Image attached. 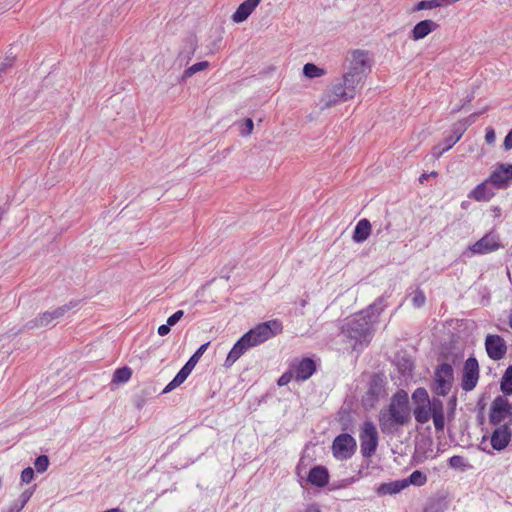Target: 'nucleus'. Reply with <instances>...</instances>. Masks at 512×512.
<instances>
[{"label":"nucleus","mask_w":512,"mask_h":512,"mask_svg":"<svg viewBox=\"0 0 512 512\" xmlns=\"http://www.w3.org/2000/svg\"><path fill=\"white\" fill-rule=\"evenodd\" d=\"M405 487L410 485L421 487L427 482V475L421 470L413 471L407 478L403 479Z\"/></svg>","instance_id":"obj_36"},{"label":"nucleus","mask_w":512,"mask_h":512,"mask_svg":"<svg viewBox=\"0 0 512 512\" xmlns=\"http://www.w3.org/2000/svg\"><path fill=\"white\" fill-rule=\"evenodd\" d=\"M186 49L181 51L178 55L180 60L186 59L187 61L191 60L196 49H197V40L196 37H189L185 40Z\"/></svg>","instance_id":"obj_39"},{"label":"nucleus","mask_w":512,"mask_h":512,"mask_svg":"<svg viewBox=\"0 0 512 512\" xmlns=\"http://www.w3.org/2000/svg\"><path fill=\"white\" fill-rule=\"evenodd\" d=\"M488 178L478 184L469 194L468 197L470 199H473L475 201L481 202V201H489L492 199L495 195V193L488 188Z\"/></svg>","instance_id":"obj_26"},{"label":"nucleus","mask_w":512,"mask_h":512,"mask_svg":"<svg viewBox=\"0 0 512 512\" xmlns=\"http://www.w3.org/2000/svg\"><path fill=\"white\" fill-rule=\"evenodd\" d=\"M183 316H184V311L177 310L175 313H173L171 316L168 317V319H167L168 325L171 327L176 325L181 320V318Z\"/></svg>","instance_id":"obj_56"},{"label":"nucleus","mask_w":512,"mask_h":512,"mask_svg":"<svg viewBox=\"0 0 512 512\" xmlns=\"http://www.w3.org/2000/svg\"><path fill=\"white\" fill-rule=\"evenodd\" d=\"M303 512H322V510L318 503L313 502L307 504Z\"/></svg>","instance_id":"obj_60"},{"label":"nucleus","mask_w":512,"mask_h":512,"mask_svg":"<svg viewBox=\"0 0 512 512\" xmlns=\"http://www.w3.org/2000/svg\"><path fill=\"white\" fill-rule=\"evenodd\" d=\"M406 489L403 479L381 483L376 488L378 496L394 495Z\"/></svg>","instance_id":"obj_27"},{"label":"nucleus","mask_w":512,"mask_h":512,"mask_svg":"<svg viewBox=\"0 0 512 512\" xmlns=\"http://www.w3.org/2000/svg\"><path fill=\"white\" fill-rule=\"evenodd\" d=\"M512 438V430L510 423H503L502 425L496 426L490 436V443L493 450L503 451L505 450Z\"/></svg>","instance_id":"obj_17"},{"label":"nucleus","mask_w":512,"mask_h":512,"mask_svg":"<svg viewBox=\"0 0 512 512\" xmlns=\"http://www.w3.org/2000/svg\"><path fill=\"white\" fill-rule=\"evenodd\" d=\"M440 356L445 360H449L450 353H441ZM459 360L458 354H452L451 363L444 361L436 366L430 387L435 395L444 397L449 394L454 382L453 365H456Z\"/></svg>","instance_id":"obj_3"},{"label":"nucleus","mask_w":512,"mask_h":512,"mask_svg":"<svg viewBox=\"0 0 512 512\" xmlns=\"http://www.w3.org/2000/svg\"><path fill=\"white\" fill-rule=\"evenodd\" d=\"M353 98V94L349 93L343 83L339 82L332 85V87L323 95L321 102L324 108H329L339 101H348Z\"/></svg>","instance_id":"obj_16"},{"label":"nucleus","mask_w":512,"mask_h":512,"mask_svg":"<svg viewBox=\"0 0 512 512\" xmlns=\"http://www.w3.org/2000/svg\"><path fill=\"white\" fill-rule=\"evenodd\" d=\"M431 418L433 419L435 430L437 432H442L445 427V413L432 415Z\"/></svg>","instance_id":"obj_53"},{"label":"nucleus","mask_w":512,"mask_h":512,"mask_svg":"<svg viewBox=\"0 0 512 512\" xmlns=\"http://www.w3.org/2000/svg\"><path fill=\"white\" fill-rule=\"evenodd\" d=\"M495 139H496L495 130L491 126L487 127L486 131H485V141H486V143L489 144V145L494 144Z\"/></svg>","instance_id":"obj_57"},{"label":"nucleus","mask_w":512,"mask_h":512,"mask_svg":"<svg viewBox=\"0 0 512 512\" xmlns=\"http://www.w3.org/2000/svg\"><path fill=\"white\" fill-rule=\"evenodd\" d=\"M500 248V244L497 242L494 236L486 234L472 246L470 250L475 254H486L489 252L496 251Z\"/></svg>","instance_id":"obj_21"},{"label":"nucleus","mask_w":512,"mask_h":512,"mask_svg":"<svg viewBox=\"0 0 512 512\" xmlns=\"http://www.w3.org/2000/svg\"><path fill=\"white\" fill-rule=\"evenodd\" d=\"M35 477L34 469L31 467H26L21 472V483L28 484L30 483Z\"/></svg>","instance_id":"obj_55"},{"label":"nucleus","mask_w":512,"mask_h":512,"mask_svg":"<svg viewBox=\"0 0 512 512\" xmlns=\"http://www.w3.org/2000/svg\"><path fill=\"white\" fill-rule=\"evenodd\" d=\"M428 458V455H427V451H424L423 453L419 454V453H415L413 456H412V460L413 462L417 463V464H420V463H423L426 459Z\"/></svg>","instance_id":"obj_59"},{"label":"nucleus","mask_w":512,"mask_h":512,"mask_svg":"<svg viewBox=\"0 0 512 512\" xmlns=\"http://www.w3.org/2000/svg\"><path fill=\"white\" fill-rule=\"evenodd\" d=\"M463 132L461 128H458L455 124L452 125L451 134L444 138L442 144L443 148H441L440 152H437V155H442L444 152L451 149L463 136Z\"/></svg>","instance_id":"obj_32"},{"label":"nucleus","mask_w":512,"mask_h":512,"mask_svg":"<svg viewBox=\"0 0 512 512\" xmlns=\"http://www.w3.org/2000/svg\"><path fill=\"white\" fill-rule=\"evenodd\" d=\"M371 231L372 227L370 221L363 218L357 222L352 234V240L358 244L363 243L369 238Z\"/></svg>","instance_id":"obj_24"},{"label":"nucleus","mask_w":512,"mask_h":512,"mask_svg":"<svg viewBox=\"0 0 512 512\" xmlns=\"http://www.w3.org/2000/svg\"><path fill=\"white\" fill-rule=\"evenodd\" d=\"M449 467L453 469H461L463 470L467 464L465 463V458L460 455H454L448 459Z\"/></svg>","instance_id":"obj_48"},{"label":"nucleus","mask_w":512,"mask_h":512,"mask_svg":"<svg viewBox=\"0 0 512 512\" xmlns=\"http://www.w3.org/2000/svg\"><path fill=\"white\" fill-rule=\"evenodd\" d=\"M447 508L445 496H434L428 498L423 512H443Z\"/></svg>","instance_id":"obj_33"},{"label":"nucleus","mask_w":512,"mask_h":512,"mask_svg":"<svg viewBox=\"0 0 512 512\" xmlns=\"http://www.w3.org/2000/svg\"><path fill=\"white\" fill-rule=\"evenodd\" d=\"M478 117H479V113H472L468 117L463 118L454 124L458 128H461L462 132L465 133L467 128L476 122Z\"/></svg>","instance_id":"obj_47"},{"label":"nucleus","mask_w":512,"mask_h":512,"mask_svg":"<svg viewBox=\"0 0 512 512\" xmlns=\"http://www.w3.org/2000/svg\"><path fill=\"white\" fill-rule=\"evenodd\" d=\"M261 0H244L232 14L231 19L235 23L244 22L260 4Z\"/></svg>","instance_id":"obj_22"},{"label":"nucleus","mask_w":512,"mask_h":512,"mask_svg":"<svg viewBox=\"0 0 512 512\" xmlns=\"http://www.w3.org/2000/svg\"><path fill=\"white\" fill-rule=\"evenodd\" d=\"M303 75L308 79H314L325 75V69L317 66L314 63H306L302 69Z\"/></svg>","instance_id":"obj_40"},{"label":"nucleus","mask_w":512,"mask_h":512,"mask_svg":"<svg viewBox=\"0 0 512 512\" xmlns=\"http://www.w3.org/2000/svg\"><path fill=\"white\" fill-rule=\"evenodd\" d=\"M40 321H42V320H41L40 315H38L35 319L29 320L28 322H26L25 325H24V328L27 329V330H31V329H34L36 327H41L40 326Z\"/></svg>","instance_id":"obj_58"},{"label":"nucleus","mask_w":512,"mask_h":512,"mask_svg":"<svg viewBox=\"0 0 512 512\" xmlns=\"http://www.w3.org/2000/svg\"><path fill=\"white\" fill-rule=\"evenodd\" d=\"M445 0H421L413 8V11L434 9L440 7Z\"/></svg>","instance_id":"obj_44"},{"label":"nucleus","mask_w":512,"mask_h":512,"mask_svg":"<svg viewBox=\"0 0 512 512\" xmlns=\"http://www.w3.org/2000/svg\"><path fill=\"white\" fill-rule=\"evenodd\" d=\"M457 406V396L456 394L452 395L447 403V418L450 421L454 418L455 411Z\"/></svg>","instance_id":"obj_51"},{"label":"nucleus","mask_w":512,"mask_h":512,"mask_svg":"<svg viewBox=\"0 0 512 512\" xmlns=\"http://www.w3.org/2000/svg\"><path fill=\"white\" fill-rule=\"evenodd\" d=\"M170 330H171V326H169V325H168V323H166V324H162V325H160V326L158 327L157 332H158V334H159L160 336H166V335H168V334H169Z\"/></svg>","instance_id":"obj_62"},{"label":"nucleus","mask_w":512,"mask_h":512,"mask_svg":"<svg viewBox=\"0 0 512 512\" xmlns=\"http://www.w3.org/2000/svg\"><path fill=\"white\" fill-rule=\"evenodd\" d=\"M360 448L364 458H371L378 447L379 435L375 424L372 421H364L360 429Z\"/></svg>","instance_id":"obj_7"},{"label":"nucleus","mask_w":512,"mask_h":512,"mask_svg":"<svg viewBox=\"0 0 512 512\" xmlns=\"http://www.w3.org/2000/svg\"><path fill=\"white\" fill-rule=\"evenodd\" d=\"M411 398L415 407H426L430 399L428 391L424 387L416 388L413 391Z\"/></svg>","instance_id":"obj_37"},{"label":"nucleus","mask_w":512,"mask_h":512,"mask_svg":"<svg viewBox=\"0 0 512 512\" xmlns=\"http://www.w3.org/2000/svg\"><path fill=\"white\" fill-rule=\"evenodd\" d=\"M485 398H486V393H483L481 395V397L477 401V416H476V420H477V424L479 426H483L485 424V421H486L485 414H484L485 407H486Z\"/></svg>","instance_id":"obj_45"},{"label":"nucleus","mask_w":512,"mask_h":512,"mask_svg":"<svg viewBox=\"0 0 512 512\" xmlns=\"http://www.w3.org/2000/svg\"><path fill=\"white\" fill-rule=\"evenodd\" d=\"M208 67H209V62L208 61L197 62V63L193 64L192 66H190V67H188V68H186L184 70V72L182 74V79L185 80L187 78H190L195 73L203 71V70H205Z\"/></svg>","instance_id":"obj_42"},{"label":"nucleus","mask_w":512,"mask_h":512,"mask_svg":"<svg viewBox=\"0 0 512 512\" xmlns=\"http://www.w3.org/2000/svg\"><path fill=\"white\" fill-rule=\"evenodd\" d=\"M35 489H36V484H34L31 488H28L25 491H23L21 493V495L19 496V498L17 500H15L9 506V508L3 512H20L25 507V505L30 500V498L32 497Z\"/></svg>","instance_id":"obj_30"},{"label":"nucleus","mask_w":512,"mask_h":512,"mask_svg":"<svg viewBox=\"0 0 512 512\" xmlns=\"http://www.w3.org/2000/svg\"><path fill=\"white\" fill-rule=\"evenodd\" d=\"M503 148L505 151H509L512 149V134L509 132L507 133V135L504 138Z\"/></svg>","instance_id":"obj_61"},{"label":"nucleus","mask_w":512,"mask_h":512,"mask_svg":"<svg viewBox=\"0 0 512 512\" xmlns=\"http://www.w3.org/2000/svg\"><path fill=\"white\" fill-rule=\"evenodd\" d=\"M440 25L431 19H424L417 22L409 33V39L419 41L424 39L430 33L434 32Z\"/></svg>","instance_id":"obj_19"},{"label":"nucleus","mask_w":512,"mask_h":512,"mask_svg":"<svg viewBox=\"0 0 512 512\" xmlns=\"http://www.w3.org/2000/svg\"><path fill=\"white\" fill-rule=\"evenodd\" d=\"M250 349L246 339L241 336L229 351L223 366L230 368L246 351Z\"/></svg>","instance_id":"obj_23"},{"label":"nucleus","mask_w":512,"mask_h":512,"mask_svg":"<svg viewBox=\"0 0 512 512\" xmlns=\"http://www.w3.org/2000/svg\"><path fill=\"white\" fill-rule=\"evenodd\" d=\"M425 302H426V296H425L424 292L421 289L417 288L412 297L413 306L416 308H420V307L424 306Z\"/></svg>","instance_id":"obj_49"},{"label":"nucleus","mask_w":512,"mask_h":512,"mask_svg":"<svg viewBox=\"0 0 512 512\" xmlns=\"http://www.w3.org/2000/svg\"><path fill=\"white\" fill-rule=\"evenodd\" d=\"M374 320L365 315L364 312L353 314L347 319L342 327V333L350 339L355 340L353 348L356 349L357 344L368 345L372 339V326Z\"/></svg>","instance_id":"obj_2"},{"label":"nucleus","mask_w":512,"mask_h":512,"mask_svg":"<svg viewBox=\"0 0 512 512\" xmlns=\"http://www.w3.org/2000/svg\"><path fill=\"white\" fill-rule=\"evenodd\" d=\"M50 461L47 455H39L34 460V466L38 473H44L49 467Z\"/></svg>","instance_id":"obj_46"},{"label":"nucleus","mask_w":512,"mask_h":512,"mask_svg":"<svg viewBox=\"0 0 512 512\" xmlns=\"http://www.w3.org/2000/svg\"><path fill=\"white\" fill-rule=\"evenodd\" d=\"M132 376V369L128 366L117 368L112 377V383L123 384L130 380Z\"/></svg>","instance_id":"obj_38"},{"label":"nucleus","mask_w":512,"mask_h":512,"mask_svg":"<svg viewBox=\"0 0 512 512\" xmlns=\"http://www.w3.org/2000/svg\"><path fill=\"white\" fill-rule=\"evenodd\" d=\"M479 363L474 355L469 356L464 362L461 376V387L464 391H472L479 380Z\"/></svg>","instance_id":"obj_9"},{"label":"nucleus","mask_w":512,"mask_h":512,"mask_svg":"<svg viewBox=\"0 0 512 512\" xmlns=\"http://www.w3.org/2000/svg\"><path fill=\"white\" fill-rule=\"evenodd\" d=\"M396 366L402 376H411L415 367L414 361L407 353L396 356Z\"/></svg>","instance_id":"obj_29"},{"label":"nucleus","mask_w":512,"mask_h":512,"mask_svg":"<svg viewBox=\"0 0 512 512\" xmlns=\"http://www.w3.org/2000/svg\"><path fill=\"white\" fill-rule=\"evenodd\" d=\"M378 420L382 433L386 435H393L400 427L408 425L411 422L408 393L403 389L397 390L389 405L380 410Z\"/></svg>","instance_id":"obj_1"},{"label":"nucleus","mask_w":512,"mask_h":512,"mask_svg":"<svg viewBox=\"0 0 512 512\" xmlns=\"http://www.w3.org/2000/svg\"><path fill=\"white\" fill-rule=\"evenodd\" d=\"M209 345L210 341L200 345L184 365L192 371L205 351L208 349Z\"/></svg>","instance_id":"obj_41"},{"label":"nucleus","mask_w":512,"mask_h":512,"mask_svg":"<svg viewBox=\"0 0 512 512\" xmlns=\"http://www.w3.org/2000/svg\"><path fill=\"white\" fill-rule=\"evenodd\" d=\"M361 476H362V470H359L357 476H352V477H349V478H345V479H343L341 481H337V482L331 483L329 485V487H328V490L329 491H334V490H337V489L345 488V487L353 484L354 482H356Z\"/></svg>","instance_id":"obj_43"},{"label":"nucleus","mask_w":512,"mask_h":512,"mask_svg":"<svg viewBox=\"0 0 512 512\" xmlns=\"http://www.w3.org/2000/svg\"><path fill=\"white\" fill-rule=\"evenodd\" d=\"M337 420L341 426L342 433H353L355 430V421L351 414L350 407H341L337 413Z\"/></svg>","instance_id":"obj_25"},{"label":"nucleus","mask_w":512,"mask_h":512,"mask_svg":"<svg viewBox=\"0 0 512 512\" xmlns=\"http://www.w3.org/2000/svg\"><path fill=\"white\" fill-rule=\"evenodd\" d=\"M412 412L418 424H425L432 415L444 414V405L438 397H433L426 407H414Z\"/></svg>","instance_id":"obj_12"},{"label":"nucleus","mask_w":512,"mask_h":512,"mask_svg":"<svg viewBox=\"0 0 512 512\" xmlns=\"http://www.w3.org/2000/svg\"><path fill=\"white\" fill-rule=\"evenodd\" d=\"M254 129V122L251 118H245L241 123L240 134L244 137L249 136Z\"/></svg>","instance_id":"obj_50"},{"label":"nucleus","mask_w":512,"mask_h":512,"mask_svg":"<svg viewBox=\"0 0 512 512\" xmlns=\"http://www.w3.org/2000/svg\"><path fill=\"white\" fill-rule=\"evenodd\" d=\"M509 401L507 396L498 395L491 403L489 410V422L491 425H502L503 421L508 418Z\"/></svg>","instance_id":"obj_13"},{"label":"nucleus","mask_w":512,"mask_h":512,"mask_svg":"<svg viewBox=\"0 0 512 512\" xmlns=\"http://www.w3.org/2000/svg\"><path fill=\"white\" fill-rule=\"evenodd\" d=\"M487 355L494 361L503 359L507 353L506 341L497 334H488L485 338Z\"/></svg>","instance_id":"obj_14"},{"label":"nucleus","mask_w":512,"mask_h":512,"mask_svg":"<svg viewBox=\"0 0 512 512\" xmlns=\"http://www.w3.org/2000/svg\"><path fill=\"white\" fill-rule=\"evenodd\" d=\"M384 301L385 298L383 296L378 297L372 304H370L366 309L362 310L365 315H369L371 320L376 321V318L380 315V313L384 309Z\"/></svg>","instance_id":"obj_34"},{"label":"nucleus","mask_w":512,"mask_h":512,"mask_svg":"<svg viewBox=\"0 0 512 512\" xmlns=\"http://www.w3.org/2000/svg\"><path fill=\"white\" fill-rule=\"evenodd\" d=\"M283 330L282 322L278 319L268 320L259 323L242 336L246 339L250 348L258 346L265 341L280 334Z\"/></svg>","instance_id":"obj_5"},{"label":"nucleus","mask_w":512,"mask_h":512,"mask_svg":"<svg viewBox=\"0 0 512 512\" xmlns=\"http://www.w3.org/2000/svg\"><path fill=\"white\" fill-rule=\"evenodd\" d=\"M293 377H294V372H293L291 366L289 365V369L278 378L277 385L280 387L285 386L291 381V379Z\"/></svg>","instance_id":"obj_52"},{"label":"nucleus","mask_w":512,"mask_h":512,"mask_svg":"<svg viewBox=\"0 0 512 512\" xmlns=\"http://www.w3.org/2000/svg\"><path fill=\"white\" fill-rule=\"evenodd\" d=\"M387 379L383 372H375L370 375L367 390L362 395L361 405L365 410H371L377 402L386 396Z\"/></svg>","instance_id":"obj_6"},{"label":"nucleus","mask_w":512,"mask_h":512,"mask_svg":"<svg viewBox=\"0 0 512 512\" xmlns=\"http://www.w3.org/2000/svg\"><path fill=\"white\" fill-rule=\"evenodd\" d=\"M78 304H79L78 300H72L69 303L62 305L53 311H46V312L40 313L39 315L42 320V321H40V326L41 327L48 326L53 320L63 317L66 312L75 308Z\"/></svg>","instance_id":"obj_20"},{"label":"nucleus","mask_w":512,"mask_h":512,"mask_svg":"<svg viewBox=\"0 0 512 512\" xmlns=\"http://www.w3.org/2000/svg\"><path fill=\"white\" fill-rule=\"evenodd\" d=\"M330 473L324 465H314L309 469L306 482L317 488L329 487Z\"/></svg>","instance_id":"obj_18"},{"label":"nucleus","mask_w":512,"mask_h":512,"mask_svg":"<svg viewBox=\"0 0 512 512\" xmlns=\"http://www.w3.org/2000/svg\"><path fill=\"white\" fill-rule=\"evenodd\" d=\"M352 60L348 72L361 75L366 78L371 71V65L368 59V51L356 49L351 52Z\"/></svg>","instance_id":"obj_15"},{"label":"nucleus","mask_w":512,"mask_h":512,"mask_svg":"<svg viewBox=\"0 0 512 512\" xmlns=\"http://www.w3.org/2000/svg\"><path fill=\"white\" fill-rule=\"evenodd\" d=\"M297 382H304L311 378L317 371V363L312 357L295 358L290 363Z\"/></svg>","instance_id":"obj_11"},{"label":"nucleus","mask_w":512,"mask_h":512,"mask_svg":"<svg viewBox=\"0 0 512 512\" xmlns=\"http://www.w3.org/2000/svg\"><path fill=\"white\" fill-rule=\"evenodd\" d=\"M488 181L496 189H507L512 184V164L497 163Z\"/></svg>","instance_id":"obj_10"},{"label":"nucleus","mask_w":512,"mask_h":512,"mask_svg":"<svg viewBox=\"0 0 512 512\" xmlns=\"http://www.w3.org/2000/svg\"><path fill=\"white\" fill-rule=\"evenodd\" d=\"M356 450V439L350 433H340L333 439L331 451L337 460L344 461L352 458Z\"/></svg>","instance_id":"obj_8"},{"label":"nucleus","mask_w":512,"mask_h":512,"mask_svg":"<svg viewBox=\"0 0 512 512\" xmlns=\"http://www.w3.org/2000/svg\"><path fill=\"white\" fill-rule=\"evenodd\" d=\"M500 391L503 396L512 395V364H510L504 371L500 380Z\"/></svg>","instance_id":"obj_35"},{"label":"nucleus","mask_w":512,"mask_h":512,"mask_svg":"<svg viewBox=\"0 0 512 512\" xmlns=\"http://www.w3.org/2000/svg\"><path fill=\"white\" fill-rule=\"evenodd\" d=\"M441 148H443V144L442 143H439L437 145H435L432 149V154L435 158H439L441 155H437V152H440L441 151Z\"/></svg>","instance_id":"obj_63"},{"label":"nucleus","mask_w":512,"mask_h":512,"mask_svg":"<svg viewBox=\"0 0 512 512\" xmlns=\"http://www.w3.org/2000/svg\"><path fill=\"white\" fill-rule=\"evenodd\" d=\"M283 330L282 322L278 319L268 320L259 323L242 336L246 339L250 348L258 346L265 341L280 334Z\"/></svg>","instance_id":"obj_4"},{"label":"nucleus","mask_w":512,"mask_h":512,"mask_svg":"<svg viewBox=\"0 0 512 512\" xmlns=\"http://www.w3.org/2000/svg\"><path fill=\"white\" fill-rule=\"evenodd\" d=\"M475 92L472 91L469 95H467L462 101H461V104L454 107L452 110H451V114H456L458 113L459 111H461L462 109L466 108V106L473 101L474 97H475Z\"/></svg>","instance_id":"obj_54"},{"label":"nucleus","mask_w":512,"mask_h":512,"mask_svg":"<svg viewBox=\"0 0 512 512\" xmlns=\"http://www.w3.org/2000/svg\"><path fill=\"white\" fill-rule=\"evenodd\" d=\"M192 371L185 365L178 371L174 378L165 386L162 393L166 394L179 387L188 378Z\"/></svg>","instance_id":"obj_31"},{"label":"nucleus","mask_w":512,"mask_h":512,"mask_svg":"<svg viewBox=\"0 0 512 512\" xmlns=\"http://www.w3.org/2000/svg\"><path fill=\"white\" fill-rule=\"evenodd\" d=\"M366 78L362 77L361 75H354L351 72H346L343 74L342 81L349 93L353 94V97L356 95L358 87H362L364 80Z\"/></svg>","instance_id":"obj_28"},{"label":"nucleus","mask_w":512,"mask_h":512,"mask_svg":"<svg viewBox=\"0 0 512 512\" xmlns=\"http://www.w3.org/2000/svg\"><path fill=\"white\" fill-rule=\"evenodd\" d=\"M508 419L509 421L507 423H510V426L512 425V403L509 402L508 405Z\"/></svg>","instance_id":"obj_64"}]
</instances>
